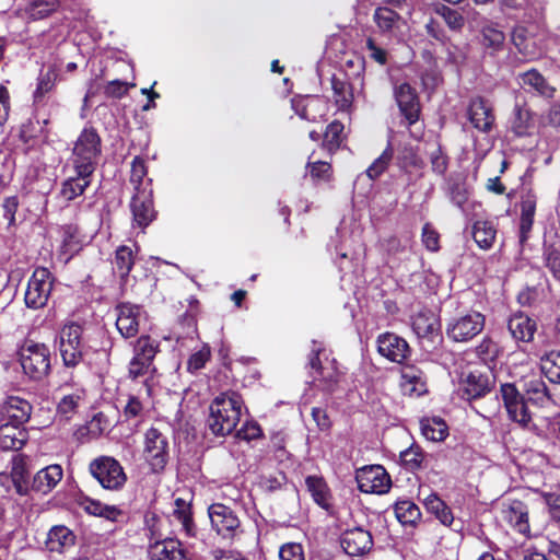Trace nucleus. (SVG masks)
I'll use <instances>...</instances> for the list:
<instances>
[{
  "mask_svg": "<svg viewBox=\"0 0 560 560\" xmlns=\"http://www.w3.org/2000/svg\"><path fill=\"white\" fill-rule=\"evenodd\" d=\"M244 401L236 392L218 395L210 404L207 425L217 436H225L233 432L241 420Z\"/></svg>",
  "mask_w": 560,
  "mask_h": 560,
  "instance_id": "nucleus-1",
  "label": "nucleus"
},
{
  "mask_svg": "<svg viewBox=\"0 0 560 560\" xmlns=\"http://www.w3.org/2000/svg\"><path fill=\"white\" fill-rule=\"evenodd\" d=\"M101 155V138L93 128H84L78 137L72 152L73 170L94 173Z\"/></svg>",
  "mask_w": 560,
  "mask_h": 560,
  "instance_id": "nucleus-2",
  "label": "nucleus"
},
{
  "mask_svg": "<svg viewBox=\"0 0 560 560\" xmlns=\"http://www.w3.org/2000/svg\"><path fill=\"white\" fill-rule=\"evenodd\" d=\"M58 349L63 364L67 368L77 366L83 359L85 343L83 340V327L77 323H68L60 329Z\"/></svg>",
  "mask_w": 560,
  "mask_h": 560,
  "instance_id": "nucleus-3",
  "label": "nucleus"
},
{
  "mask_svg": "<svg viewBox=\"0 0 560 560\" xmlns=\"http://www.w3.org/2000/svg\"><path fill=\"white\" fill-rule=\"evenodd\" d=\"M142 455L152 472H162L170 458L167 436L156 428L148 429L144 433Z\"/></svg>",
  "mask_w": 560,
  "mask_h": 560,
  "instance_id": "nucleus-4",
  "label": "nucleus"
},
{
  "mask_svg": "<svg viewBox=\"0 0 560 560\" xmlns=\"http://www.w3.org/2000/svg\"><path fill=\"white\" fill-rule=\"evenodd\" d=\"M23 372L32 380L45 377L50 370V352L43 343L26 342L20 350Z\"/></svg>",
  "mask_w": 560,
  "mask_h": 560,
  "instance_id": "nucleus-5",
  "label": "nucleus"
},
{
  "mask_svg": "<svg viewBox=\"0 0 560 560\" xmlns=\"http://www.w3.org/2000/svg\"><path fill=\"white\" fill-rule=\"evenodd\" d=\"M89 469L98 483L107 490H120L127 481L122 466L112 456H100L93 459Z\"/></svg>",
  "mask_w": 560,
  "mask_h": 560,
  "instance_id": "nucleus-6",
  "label": "nucleus"
},
{
  "mask_svg": "<svg viewBox=\"0 0 560 560\" xmlns=\"http://www.w3.org/2000/svg\"><path fill=\"white\" fill-rule=\"evenodd\" d=\"M412 330L425 352H433L442 342L440 320L431 311H420L412 317Z\"/></svg>",
  "mask_w": 560,
  "mask_h": 560,
  "instance_id": "nucleus-7",
  "label": "nucleus"
},
{
  "mask_svg": "<svg viewBox=\"0 0 560 560\" xmlns=\"http://www.w3.org/2000/svg\"><path fill=\"white\" fill-rule=\"evenodd\" d=\"M54 284L51 272L44 267L36 268L27 281L24 301L27 307H44L50 296Z\"/></svg>",
  "mask_w": 560,
  "mask_h": 560,
  "instance_id": "nucleus-8",
  "label": "nucleus"
},
{
  "mask_svg": "<svg viewBox=\"0 0 560 560\" xmlns=\"http://www.w3.org/2000/svg\"><path fill=\"white\" fill-rule=\"evenodd\" d=\"M485 315L477 311L452 318L446 327V334L455 342H467L479 335L485 328Z\"/></svg>",
  "mask_w": 560,
  "mask_h": 560,
  "instance_id": "nucleus-9",
  "label": "nucleus"
},
{
  "mask_svg": "<svg viewBox=\"0 0 560 560\" xmlns=\"http://www.w3.org/2000/svg\"><path fill=\"white\" fill-rule=\"evenodd\" d=\"M500 392L510 420L524 429H533L532 415L515 385L511 383L502 384Z\"/></svg>",
  "mask_w": 560,
  "mask_h": 560,
  "instance_id": "nucleus-10",
  "label": "nucleus"
},
{
  "mask_svg": "<svg viewBox=\"0 0 560 560\" xmlns=\"http://www.w3.org/2000/svg\"><path fill=\"white\" fill-rule=\"evenodd\" d=\"M115 311L117 330L126 339L136 337L147 324V313L139 305L121 303L116 306Z\"/></svg>",
  "mask_w": 560,
  "mask_h": 560,
  "instance_id": "nucleus-11",
  "label": "nucleus"
},
{
  "mask_svg": "<svg viewBox=\"0 0 560 560\" xmlns=\"http://www.w3.org/2000/svg\"><path fill=\"white\" fill-rule=\"evenodd\" d=\"M57 393L59 395L57 413L67 420L71 419L86 400L84 387L72 380L65 381L58 387Z\"/></svg>",
  "mask_w": 560,
  "mask_h": 560,
  "instance_id": "nucleus-12",
  "label": "nucleus"
},
{
  "mask_svg": "<svg viewBox=\"0 0 560 560\" xmlns=\"http://www.w3.org/2000/svg\"><path fill=\"white\" fill-rule=\"evenodd\" d=\"M355 480L361 492L384 494L392 486L390 477L381 465L364 466L357 470Z\"/></svg>",
  "mask_w": 560,
  "mask_h": 560,
  "instance_id": "nucleus-13",
  "label": "nucleus"
},
{
  "mask_svg": "<svg viewBox=\"0 0 560 560\" xmlns=\"http://www.w3.org/2000/svg\"><path fill=\"white\" fill-rule=\"evenodd\" d=\"M501 518L514 532L524 537L530 536L528 506L520 500H506L501 506Z\"/></svg>",
  "mask_w": 560,
  "mask_h": 560,
  "instance_id": "nucleus-14",
  "label": "nucleus"
},
{
  "mask_svg": "<svg viewBox=\"0 0 560 560\" xmlns=\"http://www.w3.org/2000/svg\"><path fill=\"white\" fill-rule=\"evenodd\" d=\"M373 21L383 36L397 40L402 39L407 23L395 10L388 7H378L374 11Z\"/></svg>",
  "mask_w": 560,
  "mask_h": 560,
  "instance_id": "nucleus-15",
  "label": "nucleus"
},
{
  "mask_svg": "<svg viewBox=\"0 0 560 560\" xmlns=\"http://www.w3.org/2000/svg\"><path fill=\"white\" fill-rule=\"evenodd\" d=\"M208 514L212 528L222 537H233L241 525L234 511L222 503L211 504Z\"/></svg>",
  "mask_w": 560,
  "mask_h": 560,
  "instance_id": "nucleus-16",
  "label": "nucleus"
},
{
  "mask_svg": "<svg viewBox=\"0 0 560 560\" xmlns=\"http://www.w3.org/2000/svg\"><path fill=\"white\" fill-rule=\"evenodd\" d=\"M340 546L348 556L360 557L372 549L373 538L369 530L353 527L341 534Z\"/></svg>",
  "mask_w": 560,
  "mask_h": 560,
  "instance_id": "nucleus-17",
  "label": "nucleus"
},
{
  "mask_svg": "<svg viewBox=\"0 0 560 560\" xmlns=\"http://www.w3.org/2000/svg\"><path fill=\"white\" fill-rule=\"evenodd\" d=\"M378 353L392 362L402 363L410 355L408 342L393 332H385L377 338Z\"/></svg>",
  "mask_w": 560,
  "mask_h": 560,
  "instance_id": "nucleus-18",
  "label": "nucleus"
},
{
  "mask_svg": "<svg viewBox=\"0 0 560 560\" xmlns=\"http://www.w3.org/2000/svg\"><path fill=\"white\" fill-rule=\"evenodd\" d=\"M467 118L476 129L482 132H488L494 122L492 107L480 96L470 100Z\"/></svg>",
  "mask_w": 560,
  "mask_h": 560,
  "instance_id": "nucleus-19",
  "label": "nucleus"
},
{
  "mask_svg": "<svg viewBox=\"0 0 560 560\" xmlns=\"http://www.w3.org/2000/svg\"><path fill=\"white\" fill-rule=\"evenodd\" d=\"M395 98L400 113L409 125L415 124L419 118L420 105L416 91L408 84L401 83L395 88Z\"/></svg>",
  "mask_w": 560,
  "mask_h": 560,
  "instance_id": "nucleus-20",
  "label": "nucleus"
},
{
  "mask_svg": "<svg viewBox=\"0 0 560 560\" xmlns=\"http://www.w3.org/2000/svg\"><path fill=\"white\" fill-rule=\"evenodd\" d=\"M320 348L314 342L312 355L310 358V368L314 383H319L325 389H331L338 382V372L334 366V361L323 366L319 360Z\"/></svg>",
  "mask_w": 560,
  "mask_h": 560,
  "instance_id": "nucleus-21",
  "label": "nucleus"
},
{
  "mask_svg": "<svg viewBox=\"0 0 560 560\" xmlns=\"http://www.w3.org/2000/svg\"><path fill=\"white\" fill-rule=\"evenodd\" d=\"M32 413V405L19 396H9L2 404V421L23 425Z\"/></svg>",
  "mask_w": 560,
  "mask_h": 560,
  "instance_id": "nucleus-22",
  "label": "nucleus"
},
{
  "mask_svg": "<svg viewBox=\"0 0 560 560\" xmlns=\"http://www.w3.org/2000/svg\"><path fill=\"white\" fill-rule=\"evenodd\" d=\"M508 329L515 341L530 342L536 332L537 324L524 312H516L510 316Z\"/></svg>",
  "mask_w": 560,
  "mask_h": 560,
  "instance_id": "nucleus-23",
  "label": "nucleus"
},
{
  "mask_svg": "<svg viewBox=\"0 0 560 560\" xmlns=\"http://www.w3.org/2000/svg\"><path fill=\"white\" fill-rule=\"evenodd\" d=\"M131 211L135 223L141 228H147L154 219L152 190H145L135 194L131 200Z\"/></svg>",
  "mask_w": 560,
  "mask_h": 560,
  "instance_id": "nucleus-24",
  "label": "nucleus"
},
{
  "mask_svg": "<svg viewBox=\"0 0 560 560\" xmlns=\"http://www.w3.org/2000/svg\"><path fill=\"white\" fill-rule=\"evenodd\" d=\"M149 557L151 560H189L182 542L174 538H166L151 544Z\"/></svg>",
  "mask_w": 560,
  "mask_h": 560,
  "instance_id": "nucleus-25",
  "label": "nucleus"
},
{
  "mask_svg": "<svg viewBox=\"0 0 560 560\" xmlns=\"http://www.w3.org/2000/svg\"><path fill=\"white\" fill-rule=\"evenodd\" d=\"M400 388L405 395L421 396L427 392L425 376L415 365H406L400 373Z\"/></svg>",
  "mask_w": 560,
  "mask_h": 560,
  "instance_id": "nucleus-26",
  "label": "nucleus"
},
{
  "mask_svg": "<svg viewBox=\"0 0 560 560\" xmlns=\"http://www.w3.org/2000/svg\"><path fill=\"white\" fill-rule=\"evenodd\" d=\"M517 82L521 88L528 93H535L547 98H551L555 94V89L549 85L546 79L535 69L520 73Z\"/></svg>",
  "mask_w": 560,
  "mask_h": 560,
  "instance_id": "nucleus-27",
  "label": "nucleus"
},
{
  "mask_svg": "<svg viewBox=\"0 0 560 560\" xmlns=\"http://www.w3.org/2000/svg\"><path fill=\"white\" fill-rule=\"evenodd\" d=\"M74 176L68 177L62 184L60 189V196L66 201H72L77 197L83 195L85 189L91 184L93 173L82 170H73Z\"/></svg>",
  "mask_w": 560,
  "mask_h": 560,
  "instance_id": "nucleus-28",
  "label": "nucleus"
},
{
  "mask_svg": "<svg viewBox=\"0 0 560 560\" xmlns=\"http://www.w3.org/2000/svg\"><path fill=\"white\" fill-rule=\"evenodd\" d=\"M460 390L467 400L482 397L490 390L489 378L479 371H471L463 378Z\"/></svg>",
  "mask_w": 560,
  "mask_h": 560,
  "instance_id": "nucleus-29",
  "label": "nucleus"
},
{
  "mask_svg": "<svg viewBox=\"0 0 560 560\" xmlns=\"http://www.w3.org/2000/svg\"><path fill=\"white\" fill-rule=\"evenodd\" d=\"M62 475L61 466L57 464L49 465L36 472L30 485V489L46 494L59 483Z\"/></svg>",
  "mask_w": 560,
  "mask_h": 560,
  "instance_id": "nucleus-30",
  "label": "nucleus"
},
{
  "mask_svg": "<svg viewBox=\"0 0 560 560\" xmlns=\"http://www.w3.org/2000/svg\"><path fill=\"white\" fill-rule=\"evenodd\" d=\"M155 371L156 370L152 362H145L144 360H139L137 358H131L129 362L128 376L132 381L142 378L141 388H144L145 397H151L152 395L153 375Z\"/></svg>",
  "mask_w": 560,
  "mask_h": 560,
  "instance_id": "nucleus-31",
  "label": "nucleus"
},
{
  "mask_svg": "<svg viewBox=\"0 0 560 560\" xmlns=\"http://www.w3.org/2000/svg\"><path fill=\"white\" fill-rule=\"evenodd\" d=\"M27 433L20 424L3 421L0 425V447L4 451H18L26 442Z\"/></svg>",
  "mask_w": 560,
  "mask_h": 560,
  "instance_id": "nucleus-32",
  "label": "nucleus"
},
{
  "mask_svg": "<svg viewBox=\"0 0 560 560\" xmlns=\"http://www.w3.org/2000/svg\"><path fill=\"white\" fill-rule=\"evenodd\" d=\"M479 43L486 54L494 56L503 50L505 35L497 25L486 24L480 30Z\"/></svg>",
  "mask_w": 560,
  "mask_h": 560,
  "instance_id": "nucleus-33",
  "label": "nucleus"
},
{
  "mask_svg": "<svg viewBox=\"0 0 560 560\" xmlns=\"http://www.w3.org/2000/svg\"><path fill=\"white\" fill-rule=\"evenodd\" d=\"M60 7V0H26L21 9L23 16L37 21L50 16Z\"/></svg>",
  "mask_w": 560,
  "mask_h": 560,
  "instance_id": "nucleus-34",
  "label": "nucleus"
},
{
  "mask_svg": "<svg viewBox=\"0 0 560 560\" xmlns=\"http://www.w3.org/2000/svg\"><path fill=\"white\" fill-rule=\"evenodd\" d=\"M536 211V197L532 192H527L522 197L521 201V222H520V244H524L528 238L532 230L534 215Z\"/></svg>",
  "mask_w": 560,
  "mask_h": 560,
  "instance_id": "nucleus-35",
  "label": "nucleus"
},
{
  "mask_svg": "<svg viewBox=\"0 0 560 560\" xmlns=\"http://www.w3.org/2000/svg\"><path fill=\"white\" fill-rule=\"evenodd\" d=\"M46 548L50 552H62L74 544V535L62 525L54 526L47 534Z\"/></svg>",
  "mask_w": 560,
  "mask_h": 560,
  "instance_id": "nucleus-36",
  "label": "nucleus"
},
{
  "mask_svg": "<svg viewBox=\"0 0 560 560\" xmlns=\"http://www.w3.org/2000/svg\"><path fill=\"white\" fill-rule=\"evenodd\" d=\"M12 481L20 495H25L30 491V480L26 457L22 454H15L12 457Z\"/></svg>",
  "mask_w": 560,
  "mask_h": 560,
  "instance_id": "nucleus-37",
  "label": "nucleus"
},
{
  "mask_svg": "<svg viewBox=\"0 0 560 560\" xmlns=\"http://www.w3.org/2000/svg\"><path fill=\"white\" fill-rule=\"evenodd\" d=\"M523 390L528 399L535 404L544 405L550 400L548 387L539 375H529L523 380Z\"/></svg>",
  "mask_w": 560,
  "mask_h": 560,
  "instance_id": "nucleus-38",
  "label": "nucleus"
},
{
  "mask_svg": "<svg viewBox=\"0 0 560 560\" xmlns=\"http://www.w3.org/2000/svg\"><path fill=\"white\" fill-rule=\"evenodd\" d=\"M422 435L433 442H441L448 435V427L440 417L422 419L420 422Z\"/></svg>",
  "mask_w": 560,
  "mask_h": 560,
  "instance_id": "nucleus-39",
  "label": "nucleus"
},
{
  "mask_svg": "<svg viewBox=\"0 0 560 560\" xmlns=\"http://www.w3.org/2000/svg\"><path fill=\"white\" fill-rule=\"evenodd\" d=\"M148 170L144 161L136 156L131 162L130 183L133 186L135 194H140L145 190H152L151 179L147 178Z\"/></svg>",
  "mask_w": 560,
  "mask_h": 560,
  "instance_id": "nucleus-40",
  "label": "nucleus"
},
{
  "mask_svg": "<svg viewBox=\"0 0 560 560\" xmlns=\"http://www.w3.org/2000/svg\"><path fill=\"white\" fill-rule=\"evenodd\" d=\"M497 230L492 222L476 221L472 228V236L477 245L481 249H489L492 247L495 240Z\"/></svg>",
  "mask_w": 560,
  "mask_h": 560,
  "instance_id": "nucleus-41",
  "label": "nucleus"
},
{
  "mask_svg": "<svg viewBox=\"0 0 560 560\" xmlns=\"http://www.w3.org/2000/svg\"><path fill=\"white\" fill-rule=\"evenodd\" d=\"M331 88L338 109L345 112L349 110L353 102V91L350 83L338 78H332Z\"/></svg>",
  "mask_w": 560,
  "mask_h": 560,
  "instance_id": "nucleus-42",
  "label": "nucleus"
},
{
  "mask_svg": "<svg viewBox=\"0 0 560 560\" xmlns=\"http://www.w3.org/2000/svg\"><path fill=\"white\" fill-rule=\"evenodd\" d=\"M57 77H58L57 70H56L55 66H52V65L48 66L46 70L40 71L38 80H37V86H36V90L34 91V95H33L34 101L36 103L42 102L45 94H47L48 92H50L54 89L56 81H57Z\"/></svg>",
  "mask_w": 560,
  "mask_h": 560,
  "instance_id": "nucleus-43",
  "label": "nucleus"
},
{
  "mask_svg": "<svg viewBox=\"0 0 560 560\" xmlns=\"http://www.w3.org/2000/svg\"><path fill=\"white\" fill-rule=\"evenodd\" d=\"M395 515L402 525H413L420 520V509L410 500L397 501L395 504Z\"/></svg>",
  "mask_w": 560,
  "mask_h": 560,
  "instance_id": "nucleus-44",
  "label": "nucleus"
},
{
  "mask_svg": "<svg viewBox=\"0 0 560 560\" xmlns=\"http://www.w3.org/2000/svg\"><path fill=\"white\" fill-rule=\"evenodd\" d=\"M159 343L152 339L148 335H143L138 338L133 346V355L132 358H137L139 360H144L145 362H152L158 353Z\"/></svg>",
  "mask_w": 560,
  "mask_h": 560,
  "instance_id": "nucleus-45",
  "label": "nucleus"
},
{
  "mask_svg": "<svg viewBox=\"0 0 560 560\" xmlns=\"http://www.w3.org/2000/svg\"><path fill=\"white\" fill-rule=\"evenodd\" d=\"M323 106V101L317 97L292 100V108L295 112V114L299 115L302 119L308 121L316 120V115L312 114V112Z\"/></svg>",
  "mask_w": 560,
  "mask_h": 560,
  "instance_id": "nucleus-46",
  "label": "nucleus"
},
{
  "mask_svg": "<svg viewBox=\"0 0 560 560\" xmlns=\"http://www.w3.org/2000/svg\"><path fill=\"white\" fill-rule=\"evenodd\" d=\"M174 505V517L180 523L182 528L188 536L192 535L194 523L190 511V502L182 498H176Z\"/></svg>",
  "mask_w": 560,
  "mask_h": 560,
  "instance_id": "nucleus-47",
  "label": "nucleus"
},
{
  "mask_svg": "<svg viewBox=\"0 0 560 560\" xmlns=\"http://www.w3.org/2000/svg\"><path fill=\"white\" fill-rule=\"evenodd\" d=\"M135 264L132 249L126 245L119 246L116 249L115 259L113 262L114 270L125 278L129 275Z\"/></svg>",
  "mask_w": 560,
  "mask_h": 560,
  "instance_id": "nucleus-48",
  "label": "nucleus"
},
{
  "mask_svg": "<svg viewBox=\"0 0 560 560\" xmlns=\"http://www.w3.org/2000/svg\"><path fill=\"white\" fill-rule=\"evenodd\" d=\"M150 397H145L144 388H140L138 394H131L124 407V416L126 419H140L143 417L144 404Z\"/></svg>",
  "mask_w": 560,
  "mask_h": 560,
  "instance_id": "nucleus-49",
  "label": "nucleus"
},
{
  "mask_svg": "<svg viewBox=\"0 0 560 560\" xmlns=\"http://www.w3.org/2000/svg\"><path fill=\"white\" fill-rule=\"evenodd\" d=\"M541 371L551 383L560 384V351H551L541 358Z\"/></svg>",
  "mask_w": 560,
  "mask_h": 560,
  "instance_id": "nucleus-50",
  "label": "nucleus"
},
{
  "mask_svg": "<svg viewBox=\"0 0 560 560\" xmlns=\"http://www.w3.org/2000/svg\"><path fill=\"white\" fill-rule=\"evenodd\" d=\"M305 483L314 501L320 506H326L328 500V489L325 481L319 477L308 476L305 479Z\"/></svg>",
  "mask_w": 560,
  "mask_h": 560,
  "instance_id": "nucleus-51",
  "label": "nucleus"
},
{
  "mask_svg": "<svg viewBox=\"0 0 560 560\" xmlns=\"http://www.w3.org/2000/svg\"><path fill=\"white\" fill-rule=\"evenodd\" d=\"M62 250L65 254H74L81 248L79 229L75 225L68 224L62 226Z\"/></svg>",
  "mask_w": 560,
  "mask_h": 560,
  "instance_id": "nucleus-52",
  "label": "nucleus"
},
{
  "mask_svg": "<svg viewBox=\"0 0 560 560\" xmlns=\"http://www.w3.org/2000/svg\"><path fill=\"white\" fill-rule=\"evenodd\" d=\"M424 454L420 446L412 444L405 451L400 452V462L402 466L410 471H415L421 467Z\"/></svg>",
  "mask_w": 560,
  "mask_h": 560,
  "instance_id": "nucleus-53",
  "label": "nucleus"
},
{
  "mask_svg": "<svg viewBox=\"0 0 560 560\" xmlns=\"http://www.w3.org/2000/svg\"><path fill=\"white\" fill-rule=\"evenodd\" d=\"M343 125L334 120L330 122L324 133V145L328 151L337 150L343 140Z\"/></svg>",
  "mask_w": 560,
  "mask_h": 560,
  "instance_id": "nucleus-54",
  "label": "nucleus"
},
{
  "mask_svg": "<svg viewBox=\"0 0 560 560\" xmlns=\"http://www.w3.org/2000/svg\"><path fill=\"white\" fill-rule=\"evenodd\" d=\"M393 159V149L388 145L383 153L373 161V163L366 168V176L374 180L378 178L388 167Z\"/></svg>",
  "mask_w": 560,
  "mask_h": 560,
  "instance_id": "nucleus-55",
  "label": "nucleus"
},
{
  "mask_svg": "<svg viewBox=\"0 0 560 560\" xmlns=\"http://www.w3.org/2000/svg\"><path fill=\"white\" fill-rule=\"evenodd\" d=\"M425 505L436 515V517L441 521L442 524L451 525L453 523L454 517L451 510L436 495L432 494L428 497Z\"/></svg>",
  "mask_w": 560,
  "mask_h": 560,
  "instance_id": "nucleus-56",
  "label": "nucleus"
},
{
  "mask_svg": "<svg viewBox=\"0 0 560 560\" xmlns=\"http://www.w3.org/2000/svg\"><path fill=\"white\" fill-rule=\"evenodd\" d=\"M477 355L485 362H492L499 354L498 345L490 338H483L476 347Z\"/></svg>",
  "mask_w": 560,
  "mask_h": 560,
  "instance_id": "nucleus-57",
  "label": "nucleus"
},
{
  "mask_svg": "<svg viewBox=\"0 0 560 560\" xmlns=\"http://www.w3.org/2000/svg\"><path fill=\"white\" fill-rule=\"evenodd\" d=\"M280 560H305L304 548L299 542H285L279 548Z\"/></svg>",
  "mask_w": 560,
  "mask_h": 560,
  "instance_id": "nucleus-58",
  "label": "nucleus"
},
{
  "mask_svg": "<svg viewBox=\"0 0 560 560\" xmlns=\"http://www.w3.org/2000/svg\"><path fill=\"white\" fill-rule=\"evenodd\" d=\"M544 259L546 267L551 271L553 277L560 281V250L552 246H546Z\"/></svg>",
  "mask_w": 560,
  "mask_h": 560,
  "instance_id": "nucleus-59",
  "label": "nucleus"
},
{
  "mask_svg": "<svg viewBox=\"0 0 560 560\" xmlns=\"http://www.w3.org/2000/svg\"><path fill=\"white\" fill-rule=\"evenodd\" d=\"M210 348L207 345L202 346L200 350L189 357L187 362L188 370L195 372L202 369L210 359Z\"/></svg>",
  "mask_w": 560,
  "mask_h": 560,
  "instance_id": "nucleus-60",
  "label": "nucleus"
},
{
  "mask_svg": "<svg viewBox=\"0 0 560 560\" xmlns=\"http://www.w3.org/2000/svg\"><path fill=\"white\" fill-rule=\"evenodd\" d=\"M439 238V233L431 224L425 223L422 228V243L425 248L431 252H436L440 248Z\"/></svg>",
  "mask_w": 560,
  "mask_h": 560,
  "instance_id": "nucleus-61",
  "label": "nucleus"
},
{
  "mask_svg": "<svg viewBox=\"0 0 560 560\" xmlns=\"http://www.w3.org/2000/svg\"><path fill=\"white\" fill-rule=\"evenodd\" d=\"M261 435L260 427L253 421H246L242 428L236 432V436L240 440L252 441L258 439Z\"/></svg>",
  "mask_w": 560,
  "mask_h": 560,
  "instance_id": "nucleus-62",
  "label": "nucleus"
},
{
  "mask_svg": "<svg viewBox=\"0 0 560 560\" xmlns=\"http://www.w3.org/2000/svg\"><path fill=\"white\" fill-rule=\"evenodd\" d=\"M441 14L450 28L460 30L463 27L464 18L457 10L451 8H443L441 10Z\"/></svg>",
  "mask_w": 560,
  "mask_h": 560,
  "instance_id": "nucleus-63",
  "label": "nucleus"
},
{
  "mask_svg": "<svg viewBox=\"0 0 560 560\" xmlns=\"http://www.w3.org/2000/svg\"><path fill=\"white\" fill-rule=\"evenodd\" d=\"M432 171L443 175L447 170V158L440 148L434 149L430 154Z\"/></svg>",
  "mask_w": 560,
  "mask_h": 560,
  "instance_id": "nucleus-64",
  "label": "nucleus"
}]
</instances>
